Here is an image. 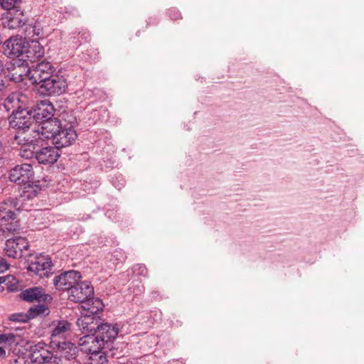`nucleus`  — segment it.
<instances>
[{
  "mask_svg": "<svg viewBox=\"0 0 364 364\" xmlns=\"http://www.w3.org/2000/svg\"><path fill=\"white\" fill-rule=\"evenodd\" d=\"M68 294L70 301L83 303V308L89 313L94 314L102 310V301L98 299H94V288L87 281L76 282Z\"/></svg>",
  "mask_w": 364,
  "mask_h": 364,
  "instance_id": "nucleus-1",
  "label": "nucleus"
},
{
  "mask_svg": "<svg viewBox=\"0 0 364 364\" xmlns=\"http://www.w3.org/2000/svg\"><path fill=\"white\" fill-rule=\"evenodd\" d=\"M36 193L27 189L26 186L18 196L9 197L0 203V218L2 220H14L15 210L19 211L25 206L28 200L33 198Z\"/></svg>",
  "mask_w": 364,
  "mask_h": 364,
  "instance_id": "nucleus-2",
  "label": "nucleus"
},
{
  "mask_svg": "<svg viewBox=\"0 0 364 364\" xmlns=\"http://www.w3.org/2000/svg\"><path fill=\"white\" fill-rule=\"evenodd\" d=\"M60 127L59 121L56 119H51L38 125L35 123L34 127L31 129V136H24V139L30 144L38 143V140H53Z\"/></svg>",
  "mask_w": 364,
  "mask_h": 364,
  "instance_id": "nucleus-3",
  "label": "nucleus"
},
{
  "mask_svg": "<svg viewBox=\"0 0 364 364\" xmlns=\"http://www.w3.org/2000/svg\"><path fill=\"white\" fill-rule=\"evenodd\" d=\"M9 127L14 129L22 130V133L18 132V136H15V139L20 143L23 136H31V127H34L33 116L29 112L25 109H17L13 111L12 114L9 118Z\"/></svg>",
  "mask_w": 364,
  "mask_h": 364,
  "instance_id": "nucleus-4",
  "label": "nucleus"
},
{
  "mask_svg": "<svg viewBox=\"0 0 364 364\" xmlns=\"http://www.w3.org/2000/svg\"><path fill=\"white\" fill-rule=\"evenodd\" d=\"M79 345L80 349L85 353L90 354L92 356L99 357L97 364H107V360L105 356L100 354V351L105 348L102 341L99 340L95 333L92 334H85L80 339Z\"/></svg>",
  "mask_w": 364,
  "mask_h": 364,
  "instance_id": "nucleus-5",
  "label": "nucleus"
},
{
  "mask_svg": "<svg viewBox=\"0 0 364 364\" xmlns=\"http://www.w3.org/2000/svg\"><path fill=\"white\" fill-rule=\"evenodd\" d=\"M9 181L18 185H27V189L31 190V184L34 181V171L30 164L16 165L9 173Z\"/></svg>",
  "mask_w": 364,
  "mask_h": 364,
  "instance_id": "nucleus-6",
  "label": "nucleus"
},
{
  "mask_svg": "<svg viewBox=\"0 0 364 364\" xmlns=\"http://www.w3.org/2000/svg\"><path fill=\"white\" fill-rule=\"evenodd\" d=\"M67 81L63 75H51L38 87V92L43 95H60L65 92Z\"/></svg>",
  "mask_w": 364,
  "mask_h": 364,
  "instance_id": "nucleus-7",
  "label": "nucleus"
},
{
  "mask_svg": "<svg viewBox=\"0 0 364 364\" xmlns=\"http://www.w3.org/2000/svg\"><path fill=\"white\" fill-rule=\"evenodd\" d=\"M55 68L48 61H42L32 65L27 71V77L33 84L38 85L43 83L54 73Z\"/></svg>",
  "mask_w": 364,
  "mask_h": 364,
  "instance_id": "nucleus-8",
  "label": "nucleus"
},
{
  "mask_svg": "<svg viewBox=\"0 0 364 364\" xmlns=\"http://www.w3.org/2000/svg\"><path fill=\"white\" fill-rule=\"evenodd\" d=\"M29 357L36 364H58V356L53 355L44 343H38L30 346Z\"/></svg>",
  "mask_w": 364,
  "mask_h": 364,
  "instance_id": "nucleus-9",
  "label": "nucleus"
},
{
  "mask_svg": "<svg viewBox=\"0 0 364 364\" xmlns=\"http://www.w3.org/2000/svg\"><path fill=\"white\" fill-rule=\"evenodd\" d=\"M70 323L65 320L58 321L51 332L50 346L53 348H56L59 352L65 347H68L65 344H73L65 341L66 335L70 330Z\"/></svg>",
  "mask_w": 364,
  "mask_h": 364,
  "instance_id": "nucleus-10",
  "label": "nucleus"
},
{
  "mask_svg": "<svg viewBox=\"0 0 364 364\" xmlns=\"http://www.w3.org/2000/svg\"><path fill=\"white\" fill-rule=\"evenodd\" d=\"M26 41L20 36H13L4 43V53L9 58H18L23 60L26 50Z\"/></svg>",
  "mask_w": 364,
  "mask_h": 364,
  "instance_id": "nucleus-11",
  "label": "nucleus"
},
{
  "mask_svg": "<svg viewBox=\"0 0 364 364\" xmlns=\"http://www.w3.org/2000/svg\"><path fill=\"white\" fill-rule=\"evenodd\" d=\"M29 244L23 237H16L6 241L4 251L6 255L11 258H21L24 251L28 250Z\"/></svg>",
  "mask_w": 364,
  "mask_h": 364,
  "instance_id": "nucleus-12",
  "label": "nucleus"
},
{
  "mask_svg": "<svg viewBox=\"0 0 364 364\" xmlns=\"http://www.w3.org/2000/svg\"><path fill=\"white\" fill-rule=\"evenodd\" d=\"M80 278L81 274L78 271L70 270L56 276L53 279V284L56 289L69 292Z\"/></svg>",
  "mask_w": 364,
  "mask_h": 364,
  "instance_id": "nucleus-13",
  "label": "nucleus"
},
{
  "mask_svg": "<svg viewBox=\"0 0 364 364\" xmlns=\"http://www.w3.org/2000/svg\"><path fill=\"white\" fill-rule=\"evenodd\" d=\"M77 133L71 127H60L57 134L55 136L53 144L58 150L60 148L71 145L77 139Z\"/></svg>",
  "mask_w": 364,
  "mask_h": 364,
  "instance_id": "nucleus-14",
  "label": "nucleus"
},
{
  "mask_svg": "<svg viewBox=\"0 0 364 364\" xmlns=\"http://www.w3.org/2000/svg\"><path fill=\"white\" fill-rule=\"evenodd\" d=\"M119 333V328L117 325H112L108 323L99 324V326L95 331L99 340H100L102 344L107 348L109 346V343H112L117 336Z\"/></svg>",
  "mask_w": 364,
  "mask_h": 364,
  "instance_id": "nucleus-15",
  "label": "nucleus"
},
{
  "mask_svg": "<svg viewBox=\"0 0 364 364\" xmlns=\"http://www.w3.org/2000/svg\"><path fill=\"white\" fill-rule=\"evenodd\" d=\"M51 266L50 259L41 255L30 262L28 270L40 277H48L51 272Z\"/></svg>",
  "mask_w": 364,
  "mask_h": 364,
  "instance_id": "nucleus-16",
  "label": "nucleus"
},
{
  "mask_svg": "<svg viewBox=\"0 0 364 364\" xmlns=\"http://www.w3.org/2000/svg\"><path fill=\"white\" fill-rule=\"evenodd\" d=\"M97 314H92L87 311V314L77 319V325L82 333L85 335L95 333L99 326L98 318L96 316Z\"/></svg>",
  "mask_w": 364,
  "mask_h": 364,
  "instance_id": "nucleus-17",
  "label": "nucleus"
},
{
  "mask_svg": "<svg viewBox=\"0 0 364 364\" xmlns=\"http://www.w3.org/2000/svg\"><path fill=\"white\" fill-rule=\"evenodd\" d=\"M20 297L26 301L28 302H46L51 300V296L46 294L45 290L41 287H31L23 290Z\"/></svg>",
  "mask_w": 364,
  "mask_h": 364,
  "instance_id": "nucleus-18",
  "label": "nucleus"
},
{
  "mask_svg": "<svg viewBox=\"0 0 364 364\" xmlns=\"http://www.w3.org/2000/svg\"><path fill=\"white\" fill-rule=\"evenodd\" d=\"M60 156L58 150L55 146H46L36 153V159L40 164H53Z\"/></svg>",
  "mask_w": 364,
  "mask_h": 364,
  "instance_id": "nucleus-19",
  "label": "nucleus"
},
{
  "mask_svg": "<svg viewBox=\"0 0 364 364\" xmlns=\"http://www.w3.org/2000/svg\"><path fill=\"white\" fill-rule=\"evenodd\" d=\"M54 112L55 109L52 104L41 101L35 109L33 118L36 122L42 123L53 119Z\"/></svg>",
  "mask_w": 364,
  "mask_h": 364,
  "instance_id": "nucleus-20",
  "label": "nucleus"
},
{
  "mask_svg": "<svg viewBox=\"0 0 364 364\" xmlns=\"http://www.w3.org/2000/svg\"><path fill=\"white\" fill-rule=\"evenodd\" d=\"M44 55V48L38 41H32L31 43H26V50L23 61L35 62Z\"/></svg>",
  "mask_w": 364,
  "mask_h": 364,
  "instance_id": "nucleus-21",
  "label": "nucleus"
},
{
  "mask_svg": "<svg viewBox=\"0 0 364 364\" xmlns=\"http://www.w3.org/2000/svg\"><path fill=\"white\" fill-rule=\"evenodd\" d=\"M26 22V18L23 13L17 9L9 11L3 23L5 27H8L9 29H17L24 26Z\"/></svg>",
  "mask_w": 364,
  "mask_h": 364,
  "instance_id": "nucleus-22",
  "label": "nucleus"
},
{
  "mask_svg": "<svg viewBox=\"0 0 364 364\" xmlns=\"http://www.w3.org/2000/svg\"><path fill=\"white\" fill-rule=\"evenodd\" d=\"M49 309L45 304H38L31 307L28 311L30 319L38 316H46L49 314Z\"/></svg>",
  "mask_w": 364,
  "mask_h": 364,
  "instance_id": "nucleus-23",
  "label": "nucleus"
},
{
  "mask_svg": "<svg viewBox=\"0 0 364 364\" xmlns=\"http://www.w3.org/2000/svg\"><path fill=\"white\" fill-rule=\"evenodd\" d=\"M22 138L25 142L23 146H22L19 150V156L26 159H32L34 156H36V154L34 153L33 150L31 149V146H33L36 143H27V141L24 139V136Z\"/></svg>",
  "mask_w": 364,
  "mask_h": 364,
  "instance_id": "nucleus-24",
  "label": "nucleus"
},
{
  "mask_svg": "<svg viewBox=\"0 0 364 364\" xmlns=\"http://www.w3.org/2000/svg\"><path fill=\"white\" fill-rule=\"evenodd\" d=\"M19 101V93L14 92L9 96H8L5 100L4 107L8 110H9L11 108L16 107H17L18 109L20 108V106L18 105Z\"/></svg>",
  "mask_w": 364,
  "mask_h": 364,
  "instance_id": "nucleus-25",
  "label": "nucleus"
},
{
  "mask_svg": "<svg viewBox=\"0 0 364 364\" xmlns=\"http://www.w3.org/2000/svg\"><path fill=\"white\" fill-rule=\"evenodd\" d=\"M21 1V0H0V5L3 9L12 11L17 10L16 8Z\"/></svg>",
  "mask_w": 364,
  "mask_h": 364,
  "instance_id": "nucleus-26",
  "label": "nucleus"
},
{
  "mask_svg": "<svg viewBox=\"0 0 364 364\" xmlns=\"http://www.w3.org/2000/svg\"><path fill=\"white\" fill-rule=\"evenodd\" d=\"M16 343V336L13 333H3L0 335V343H6L9 346Z\"/></svg>",
  "mask_w": 364,
  "mask_h": 364,
  "instance_id": "nucleus-27",
  "label": "nucleus"
},
{
  "mask_svg": "<svg viewBox=\"0 0 364 364\" xmlns=\"http://www.w3.org/2000/svg\"><path fill=\"white\" fill-rule=\"evenodd\" d=\"M10 320L12 321H18V322H26L28 319H30L28 313L27 314H13L9 317Z\"/></svg>",
  "mask_w": 364,
  "mask_h": 364,
  "instance_id": "nucleus-28",
  "label": "nucleus"
},
{
  "mask_svg": "<svg viewBox=\"0 0 364 364\" xmlns=\"http://www.w3.org/2000/svg\"><path fill=\"white\" fill-rule=\"evenodd\" d=\"M134 274L146 277L147 275V269L144 264H137L133 267Z\"/></svg>",
  "mask_w": 364,
  "mask_h": 364,
  "instance_id": "nucleus-29",
  "label": "nucleus"
},
{
  "mask_svg": "<svg viewBox=\"0 0 364 364\" xmlns=\"http://www.w3.org/2000/svg\"><path fill=\"white\" fill-rule=\"evenodd\" d=\"M168 15L173 20H177L181 18L180 12L176 9H169Z\"/></svg>",
  "mask_w": 364,
  "mask_h": 364,
  "instance_id": "nucleus-30",
  "label": "nucleus"
},
{
  "mask_svg": "<svg viewBox=\"0 0 364 364\" xmlns=\"http://www.w3.org/2000/svg\"><path fill=\"white\" fill-rule=\"evenodd\" d=\"M6 284L7 286L8 290L10 291H16L18 289V282H17V281L16 279L15 280H11L10 282H6Z\"/></svg>",
  "mask_w": 364,
  "mask_h": 364,
  "instance_id": "nucleus-31",
  "label": "nucleus"
},
{
  "mask_svg": "<svg viewBox=\"0 0 364 364\" xmlns=\"http://www.w3.org/2000/svg\"><path fill=\"white\" fill-rule=\"evenodd\" d=\"M27 361L24 357L18 356L10 360V364H26Z\"/></svg>",
  "mask_w": 364,
  "mask_h": 364,
  "instance_id": "nucleus-32",
  "label": "nucleus"
},
{
  "mask_svg": "<svg viewBox=\"0 0 364 364\" xmlns=\"http://www.w3.org/2000/svg\"><path fill=\"white\" fill-rule=\"evenodd\" d=\"M10 79L14 82L21 81L23 80V75L21 73H18L17 71L12 73Z\"/></svg>",
  "mask_w": 364,
  "mask_h": 364,
  "instance_id": "nucleus-33",
  "label": "nucleus"
},
{
  "mask_svg": "<svg viewBox=\"0 0 364 364\" xmlns=\"http://www.w3.org/2000/svg\"><path fill=\"white\" fill-rule=\"evenodd\" d=\"M9 264L6 262L5 259L0 257V270L1 272H4L9 269Z\"/></svg>",
  "mask_w": 364,
  "mask_h": 364,
  "instance_id": "nucleus-34",
  "label": "nucleus"
},
{
  "mask_svg": "<svg viewBox=\"0 0 364 364\" xmlns=\"http://www.w3.org/2000/svg\"><path fill=\"white\" fill-rule=\"evenodd\" d=\"M11 280H15V278L11 275L6 277H0V285L4 283L6 284V282H10Z\"/></svg>",
  "mask_w": 364,
  "mask_h": 364,
  "instance_id": "nucleus-35",
  "label": "nucleus"
},
{
  "mask_svg": "<svg viewBox=\"0 0 364 364\" xmlns=\"http://www.w3.org/2000/svg\"><path fill=\"white\" fill-rule=\"evenodd\" d=\"M112 183L114 186V187L118 190H120L124 185V181L122 179L120 181H119L118 183H116L114 181V178H112Z\"/></svg>",
  "mask_w": 364,
  "mask_h": 364,
  "instance_id": "nucleus-36",
  "label": "nucleus"
},
{
  "mask_svg": "<svg viewBox=\"0 0 364 364\" xmlns=\"http://www.w3.org/2000/svg\"><path fill=\"white\" fill-rule=\"evenodd\" d=\"M6 356V350L4 348L0 347V358H4Z\"/></svg>",
  "mask_w": 364,
  "mask_h": 364,
  "instance_id": "nucleus-37",
  "label": "nucleus"
},
{
  "mask_svg": "<svg viewBox=\"0 0 364 364\" xmlns=\"http://www.w3.org/2000/svg\"><path fill=\"white\" fill-rule=\"evenodd\" d=\"M4 70V65L2 60L0 59V74Z\"/></svg>",
  "mask_w": 364,
  "mask_h": 364,
  "instance_id": "nucleus-38",
  "label": "nucleus"
}]
</instances>
